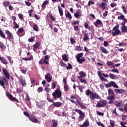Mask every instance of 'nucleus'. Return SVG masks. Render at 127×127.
<instances>
[{
	"mask_svg": "<svg viewBox=\"0 0 127 127\" xmlns=\"http://www.w3.org/2000/svg\"><path fill=\"white\" fill-rule=\"evenodd\" d=\"M97 114L98 115V116H104V113L101 112L100 111H98L97 112Z\"/></svg>",
	"mask_w": 127,
	"mask_h": 127,
	"instance_id": "obj_63",
	"label": "nucleus"
},
{
	"mask_svg": "<svg viewBox=\"0 0 127 127\" xmlns=\"http://www.w3.org/2000/svg\"><path fill=\"white\" fill-rule=\"evenodd\" d=\"M39 45H40V43L37 42L35 44L33 45V50H35V49H37L38 47H39Z\"/></svg>",
	"mask_w": 127,
	"mask_h": 127,
	"instance_id": "obj_24",
	"label": "nucleus"
},
{
	"mask_svg": "<svg viewBox=\"0 0 127 127\" xmlns=\"http://www.w3.org/2000/svg\"><path fill=\"white\" fill-rule=\"evenodd\" d=\"M94 24L96 27H99V25H102L103 23H102V21L100 19H97L96 21L94 23Z\"/></svg>",
	"mask_w": 127,
	"mask_h": 127,
	"instance_id": "obj_15",
	"label": "nucleus"
},
{
	"mask_svg": "<svg viewBox=\"0 0 127 127\" xmlns=\"http://www.w3.org/2000/svg\"><path fill=\"white\" fill-rule=\"evenodd\" d=\"M79 105L80 106V108H81V109H87V107L84 105V103H80Z\"/></svg>",
	"mask_w": 127,
	"mask_h": 127,
	"instance_id": "obj_45",
	"label": "nucleus"
},
{
	"mask_svg": "<svg viewBox=\"0 0 127 127\" xmlns=\"http://www.w3.org/2000/svg\"><path fill=\"white\" fill-rule=\"evenodd\" d=\"M85 95H86V96H90V99H91V100H96V99L101 100V97H100L99 95L96 93L91 91L90 89L86 91Z\"/></svg>",
	"mask_w": 127,
	"mask_h": 127,
	"instance_id": "obj_2",
	"label": "nucleus"
},
{
	"mask_svg": "<svg viewBox=\"0 0 127 127\" xmlns=\"http://www.w3.org/2000/svg\"><path fill=\"white\" fill-rule=\"evenodd\" d=\"M58 8L59 10V12L60 13V16H63V10H62V8H60L59 6H58Z\"/></svg>",
	"mask_w": 127,
	"mask_h": 127,
	"instance_id": "obj_31",
	"label": "nucleus"
},
{
	"mask_svg": "<svg viewBox=\"0 0 127 127\" xmlns=\"http://www.w3.org/2000/svg\"><path fill=\"white\" fill-rule=\"evenodd\" d=\"M84 37L83 40L84 41H87V40H89V36L87 33H84Z\"/></svg>",
	"mask_w": 127,
	"mask_h": 127,
	"instance_id": "obj_29",
	"label": "nucleus"
},
{
	"mask_svg": "<svg viewBox=\"0 0 127 127\" xmlns=\"http://www.w3.org/2000/svg\"><path fill=\"white\" fill-rule=\"evenodd\" d=\"M79 75L82 78H84V77H86V73H85L84 71L80 72H79Z\"/></svg>",
	"mask_w": 127,
	"mask_h": 127,
	"instance_id": "obj_39",
	"label": "nucleus"
},
{
	"mask_svg": "<svg viewBox=\"0 0 127 127\" xmlns=\"http://www.w3.org/2000/svg\"><path fill=\"white\" fill-rule=\"evenodd\" d=\"M110 79H112V80H114L115 79V78H116V76H115V75L110 73L109 75Z\"/></svg>",
	"mask_w": 127,
	"mask_h": 127,
	"instance_id": "obj_49",
	"label": "nucleus"
},
{
	"mask_svg": "<svg viewBox=\"0 0 127 127\" xmlns=\"http://www.w3.org/2000/svg\"><path fill=\"white\" fill-rule=\"evenodd\" d=\"M121 104H122V101L118 102V103H117L115 104V106L118 107H120V106H121Z\"/></svg>",
	"mask_w": 127,
	"mask_h": 127,
	"instance_id": "obj_60",
	"label": "nucleus"
},
{
	"mask_svg": "<svg viewBox=\"0 0 127 127\" xmlns=\"http://www.w3.org/2000/svg\"><path fill=\"white\" fill-rule=\"evenodd\" d=\"M110 72H113V73H119V71L117 70V69H111V70H110Z\"/></svg>",
	"mask_w": 127,
	"mask_h": 127,
	"instance_id": "obj_58",
	"label": "nucleus"
},
{
	"mask_svg": "<svg viewBox=\"0 0 127 127\" xmlns=\"http://www.w3.org/2000/svg\"><path fill=\"white\" fill-rule=\"evenodd\" d=\"M122 9H123V12H124V13L125 14H127V10H126V7L124 6H122Z\"/></svg>",
	"mask_w": 127,
	"mask_h": 127,
	"instance_id": "obj_61",
	"label": "nucleus"
},
{
	"mask_svg": "<svg viewBox=\"0 0 127 127\" xmlns=\"http://www.w3.org/2000/svg\"><path fill=\"white\" fill-rule=\"evenodd\" d=\"M96 123L98 126H100V127H105V125L103 123L100 122H97Z\"/></svg>",
	"mask_w": 127,
	"mask_h": 127,
	"instance_id": "obj_52",
	"label": "nucleus"
},
{
	"mask_svg": "<svg viewBox=\"0 0 127 127\" xmlns=\"http://www.w3.org/2000/svg\"><path fill=\"white\" fill-rule=\"evenodd\" d=\"M109 84L110 85V87H113V88H119V86L117 85L115 82L114 81H110L109 82Z\"/></svg>",
	"mask_w": 127,
	"mask_h": 127,
	"instance_id": "obj_19",
	"label": "nucleus"
},
{
	"mask_svg": "<svg viewBox=\"0 0 127 127\" xmlns=\"http://www.w3.org/2000/svg\"><path fill=\"white\" fill-rule=\"evenodd\" d=\"M43 91V88H42V87H39L38 89H37V92H38V93H41V92Z\"/></svg>",
	"mask_w": 127,
	"mask_h": 127,
	"instance_id": "obj_53",
	"label": "nucleus"
},
{
	"mask_svg": "<svg viewBox=\"0 0 127 127\" xmlns=\"http://www.w3.org/2000/svg\"><path fill=\"white\" fill-rule=\"evenodd\" d=\"M52 95L54 97V100H56L57 98L58 99H59L62 96L61 91H60L59 88H57L55 92L52 93Z\"/></svg>",
	"mask_w": 127,
	"mask_h": 127,
	"instance_id": "obj_5",
	"label": "nucleus"
},
{
	"mask_svg": "<svg viewBox=\"0 0 127 127\" xmlns=\"http://www.w3.org/2000/svg\"><path fill=\"white\" fill-rule=\"evenodd\" d=\"M6 95L7 97L8 98L9 100L12 101V102H16L17 103H19L18 100L16 99L15 97H13L10 93L9 92H6Z\"/></svg>",
	"mask_w": 127,
	"mask_h": 127,
	"instance_id": "obj_10",
	"label": "nucleus"
},
{
	"mask_svg": "<svg viewBox=\"0 0 127 127\" xmlns=\"http://www.w3.org/2000/svg\"><path fill=\"white\" fill-rule=\"evenodd\" d=\"M13 25L15 28H16V29L19 28V25H18V24H17V23H16L15 21L13 22Z\"/></svg>",
	"mask_w": 127,
	"mask_h": 127,
	"instance_id": "obj_48",
	"label": "nucleus"
},
{
	"mask_svg": "<svg viewBox=\"0 0 127 127\" xmlns=\"http://www.w3.org/2000/svg\"><path fill=\"white\" fill-rule=\"evenodd\" d=\"M70 101L72 103V104H75L76 106H79V105L81 103L78 98L76 99V101H75L74 100H70Z\"/></svg>",
	"mask_w": 127,
	"mask_h": 127,
	"instance_id": "obj_18",
	"label": "nucleus"
},
{
	"mask_svg": "<svg viewBox=\"0 0 127 127\" xmlns=\"http://www.w3.org/2000/svg\"><path fill=\"white\" fill-rule=\"evenodd\" d=\"M60 64L61 67H66L67 66V64H65L63 61H60Z\"/></svg>",
	"mask_w": 127,
	"mask_h": 127,
	"instance_id": "obj_32",
	"label": "nucleus"
},
{
	"mask_svg": "<svg viewBox=\"0 0 127 127\" xmlns=\"http://www.w3.org/2000/svg\"><path fill=\"white\" fill-rule=\"evenodd\" d=\"M64 88L65 91H69V86L68 84L64 85Z\"/></svg>",
	"mask_w": 127,
	"mask_h": 127,
	"instance_id": "obj_46",
	"label": "nucleus"
},
{
	"mask_svg": "<svg viewBox=\"0 0 127 127\" xmlns=\"http://www.w3.org/2000/svg\"><path fill=\"white\" fill-rule=\"evenodd\" d=\"M52 105L56 108H59L60 107H61V106H62V103H61V102H54Z\"/></svg>",
	"mask_w": 127,
	"mask_h": 127,
	"instance_id": "obj_20",
	"label": "nucleus"
},
{
	"mask_svg": "<svg viewBox=\"0 0 127 127\" xmlns=\"http://www.w3.org/2000/svg\"><path fill=\"white\" fill-rule=\"evenodd\" d=\"M33 29L35 31H38V26H37V24H33Z\"/></svg>",
	"mask_w": 127,
	"mask_h": 127,
	"instance_id": "obj_33",
	"label": "nucleus"
},
{
	"mask_svg": "<svg viewBox=\"0 0 127 127\" xmlns=\"http://www.w3.org/2000/svg\"><path fill=\"white\" fill-rule=\"evenodd\" d=\"M53 124L51 126V127H57V122L55 120L52 121Z\"/></svg>",
	"mask_w": 127,
	"mask_h": 127,
	"instance_id": "obj_35",
	"label": "nucleus"
},
{
	"mask_svg": "<svg viewBox=\"0 0 127 127\" xmlns=\"http://www.w3.org/2000/svg\"><path fill=\"white\" fill-rule=\"evenodd\" d=\"M0 85L2 86L4 89H5V86H4V81L2 80L0 81Z\"/></svg>",
	"mask_w": 127,
	"mask_h": 127,
	"instance_id": "obj_50",
	"label": "nucleus"
},
{
	"mask_svg": "<svg viewBox=\"0 0 127 127\" xmlns=\"http://www.w3.org/2000/svg\"><path fill=\"white\" fill-rule=\"evenodd\" d=\"M45 79L47 80V82H48V83H50V82H51V80H52V77L50 76V74L47 73L45 76Z\"/></svg>",
	"mask_w": 127,
	"mask_h": 127,
	"instance_id": "obj_13",
	"label": "nucleus"
},
{
	"mask_svg": "<svg viewBox=\"0 0 127 127\" xmlns=\"http://www.w3.org/2000/svg\"><path fill=\"white\" fill-rule=\"evenodd\" d=\"M18 80L19 83H20L21 85L22 86V87H25V86H26V81H25V79L23 78V76H20L18 77Z\"/></svg>",
	"mask_w": 127,
	"mask_h": 127,
	"instance_id": "obj_8",
	"label": "nucleus"
},
{
	"mask_svg": "<svg viewBox=\"0 0 127 127\" xmlns=\"http://www.w3.org/2000/svg\"><path fill=\"white\" fill-rule=\"evenodd\" d=\"M76 18H80L82 16V10L78 9L74 15Z\"/></svg>",
	"mask_w": 127,
	"mask_h": 127,
	"instance_id": "obj_11",
	"label": "nucleus"
},
{
	"mask_svg": "<svg viewBox=\"0 0 127 127\" xmlns=\"http://www.w3.org/2000/svg\"><path fill=\"white\" fill-rule=\"evenodd\" d=\"M118 19L119 20H123V21L121 23V27L120 29L121 30V32L122 33H127V27L126 26L125 24L127 22V19L125 18V16L124 15H121L118 17Z\"/></svg>",
	"mask_w": 127,
	"mask_h": 127,
	"instance_id": "obj_1",
	"label": "nucleus"
},
{
	"mask_svg": "<svg viewBox=\"0 0 127 127\" xmlns=\"http://www.w3.org/2000/svg\"><path fill=\"white\" fill-rule=\"evenodd\" d=\"M24 31V30L23 29L22 27H20L19 28L18 31L17 32V34L19 35V33H22Z\"/></svg>",
	"mask_w": 127,
	"mask_h": 127,
	"instance_id": "obj_34",
	"label": "nucleus"
},
{
	"mask_svg": "<svg viewBox=\"0 0 127 127\" xmlns=\"http://www.w3.org/2000/svg\"><path fill=\"white\" fill-rule=\"evenodd\" d=\"M32 59H33V57L32 56H31L29 58H22V60H25V61L32 60Z\"/></svg>",
	"mask_w": 127,
	"mask_h": 127,
	"instance_id": "obj_37",
	"label": "nucleus"
},
{
	"mask_svg": "<svg viewBox=\"0 0 127 127\" xmlns=\"http://www.w3.org/2000/svg\"><path fill=\"white\" fill-rule=\"evenodd\" d=\"M0 48L4 50L6 48V46L2 42H0Z\"/></svg>",
	"mask_w": 127,
	"mask_h": 127,
	"instance_id": "obj_26",
	"label": "nucleus"
},
{
	"mask_svg": "<svg viewBox=\"0 0 127 127\" xmlns=\"http://www.w3.org/2000/svg\"><path fill=\"white\" fill-rule=\"evenodd\" d=\"M120 33H121L120 30H117L114 31V32H112L113 36H116V35H120Z\"/></svg>",
	"mask_w": 127,
	"mask_h": 127,
	"instance_id": "obj_22",
	"label": "nucleus"
},
{
	"mask_svg": "<svg viewBox=\"0 0 127 127\" xmlns=\"http://www.w3.org/2000/svg\"><path fill=\"white\" fill-rule=\"evenodd\" d=\"M7 58L8 59V60H9L10 63H13V61H12L11 60V57H10V56H8L7 57Z\"/></svg>",
	"mask_w": 127,
	"mask_h": 127,
	"instance_id": "obj_57",
	"label": "nucleus"
},
{
	"mask_svg": "<svg viewBox=\"0 0 127 127\" xmlns=\"http://www.w3.org/2000/svg\"><path fill=\"white\" fill-rule=\"evenodd\" d=\"M108 95L109 96L107 97V100H108V104H114V100H115V92L112 89H109Z\"/></svg>",
	"mask_w": 127,
	"mask_h": 127,
	"instance_id": "obj_3",
	"label": "nucleus"
},
{
	"mask_svg": "<svg viewBox=\"0 0 127 127\" xmlns=\"http://www.w3.org/2000/svg\"><path fill=\"white\" fill-rule=\"evenodd\" d=\"M50 18L51 19L52 21H55V17H54V16H53V15H50Z\"/></svg>",
	"mask_w": 127,
	"mask_h": 127,
	"instance_id": "obj_59",
	"label": "nucleus"
},
{
	"mask_svg": "<svg viewBox=\"0 0 127 127\" xmlns=\"http://www.w3.org/2000/svg\"><path fill=\"white\" fill-rule=\"evenodd\" d=\"M29 120L33 123H38V120L35 118V116H30L29 117Z\"/></svg>",
	"mask_w": 127,
	"mask_h": 127,
	"instance_id": "obj_16",
	"label": "nucleus"
},
{
	"mask_svg": "<svg viewBox=\"0 0 127 127\" xmlns=\"http://www.w3.org/2000/svg\"><path fill=\"white\" fill-rule=\"evenodd\" d=\"M119 27H120V25H117L116 26H114L113 29H112V30L113 31H115L116 30H119L118 29H119Z\"/></svg>",
	"mask_w": 127,
	"mask_h": 127,
	"instance_id": "obj_41",
	"label": "nucleus"
},
{
	"mask_svg": "<svg viewBox=\"0 0 127 127\" xmlns=\"http://www.w3.org/2000/svg\"><path fill=\"white\" fill-rule=\"evenodd\" d=\"M68 65V66L66 67V69H67V70H71L72 69L73 67L72 66V64L70 63H69Z\"/></svg>",
	"mask_w": 127,
	"mask_h": 127,
	"instance_id": "obj_38",
	"label": "nucleus"
},
{
	"mask_svg": "<svg viewBox=\"0 0 127 127\" xmlns=\"http://www.w3.org/2000/svg\"><path fill=\"white\" fill-rule=\"evenodd\" d=\"M75 112H77V113H78V114L80 115L79 118L81 121H83L84 119L85 118V113L84 112H82L81 110L75 109Z\"/></svg>",
	"mask_w": 127,
	"mask_h": 127,
	"instance_id": "obj_9",
	"label": "nucleus"
},
{
	"mask_svg": "<svg viewBox=\"0 0 127 127\" xmlns=\"http://www.w3.org/2000/svg\"><path fill=\"white\" fill-rule=\"evenodd\" d=\"M62 57L63 60H64V61H65L66 62L69 61V59L68 58V57L67 56V55H66V54L62 55Z\"/></svg>",
	"mask_w": 127,
	"mask_h": 127,
	"instance_id": "obj_27",
	"label": "nucleus"
},
{
	"mask_svg": "<svg viewBox=\"0 0 127 127\" xmlns=\"http://www.w3.org/2000/svg\"><path fill=\"white\" fill-rule=\"evenodd\" d=\"M83 56L84 54L83 53L78 54V55L76 56L77 62H79V63H82L86 61L85 58L83 57Z\"/></svg>",
	"mask_w": 127,
	"mask_h": 127,
	"instance_id": "obj_6",
	"label": "nucleus"
},
{
	"mask_svg": "<svg viewBox=\"0 0 127 127\" xmlns=\"http://www.w3.org/2000/svg\"><path fill=\"white\" fill-rule=\"evenodd\" d=\"M107 105V100H100L96 104L97 108H103Z\"/></svg>",
	"mask_w": 127,
	"mask_h": 127,
	"instance_id": "obj_7",
	"label": "nucleus"
},
{
	"mask_svg": "<svg viewBox=\"0 0 127 127\" xmlns=\"http://www.w3.org/2000/svg\"><path fill=\"white\" fill-rule=\"evenodd\" d=\"M5 32L7 35L8 40L11 41V40L13 39V35H12V33H11V32L8 30H6Z\"/></svg>",
	"mask_w": 127,
	"mask_h": 127,
	"instance_id": "obj_12",
	"label": "nucleus"
},
{
	"mask_svg": "<svg viewBox=\"0 0 127 127\" xmlns=\"http://www.w3.org/2000/svg\"><path fill=\"white\" fill-rule=\"evenodd\" d=\"M91 4H95V1H94L93 0L89 1L88 3V6H91Z\"/></svg>",
	"mask_w": 127,
	"mask_h": 127,
	"instance_id": "obj_43",
	"label": "nucleus"
},
{
	"mask_svg": "<svg viewBox=\"0 0 127 127\" xmlns=\"http://www.w3.org/2000/svg\"><path fill=\"white\" fill-rule=\"evenodd\" d=\"M99 7H101L102 9H106V7H107V3L102 2L101 4H99Z\"/></svg>",
	"mask_w": 127,
	"mask_h": 127,
	"instance_id": "obj_21",
	"label": "nucleus"
},
{
	"mask_svg": "<svg viewBox=\"0 0 127 127\" xmlns=\"http://www.w3.org/2000/svg\"><path fill=\"white\" fill-rule=\"evenodd\" d=\"M75 50H77V51H82V48H81V46H76Z\"/></svg>",
	"mask_w": 127,
	"mask_h": 127,
	"instance_id": "obj_47",
	"label": "nucleus"
},
{
	"mask_svg": "<svg viewBox=\"0 0 127 127\" xmlns=\"http://www.w3.org/2000/svg\"><path fill=\"white\" fill-rule=\"evenodd\" d=\"M39 64L40 65H42V64H44V59H41L39 62Z\"/></svg>",
	"mask_w": 127,
	"mask_h": 127,
	"instance_id": "obj_51",
	"label": "nucleus"
},
{
	"mask_svg": "<svg viewBox=\"0 0 127 127\" xmlns=\"http://www.w3.org/2000/svg\"><path fill=\"white\" fill-rule=\"evenodd\" d=\"M127 118V115H123L122 116V118H121V120L122 121H125V120H126Z\"/></svg>",
	"mask_w": 127,
	"mask_h": 127,
	"instance_id": "obj_62",
	"label": "nucleus"
},
{
	"mask_svg": "<svg viewBox=\"0 0 127 127\" xmlns=\"http://www.w3.org/2000/svg\"><path fill=\"white\" fill-rule=\"evenodd\" d=\"M9 4H10L9 1L3 2V5H4V6H5V7H7V6H8Z\"/></svg>",
	"mask_w": 127,
	"mask_h": 127,
	"instance_id": "obj_42",
	"label": "nucleus"
},
{
	"mask_svg": "<svg viewBox=\"0 0 127 127\" xmlns=\"http://www.w3.org/2000/svg\"><path fill=\"white\" fill-rule=\"evenodd\" d=\"M19 18H20L21 20H22L23 19V15L22 14H19L18 15Z\"/></svg>",
	"mask_w": 127,
	"mask_h": 127,
	"instance_id": "obj_64",
	"label": "nucleus"
},
{
	"mask_svg": "<svg viewBox=\"0 0 127 127\" xmlns=\"http://www.w3.org/2000/svg\"><path fill=\"white\" fill-rule=\"evenodd\" d=\"M106 65L108 67H110L111 66H113L114 65V63L113 62H111V61H109V62H107Z\"/></svg>",
	"mask_w": 127,
	"mask_h": 127,
	"instance_id": "obj_36",
	"label": "nucleus"
},
{
	"mask_svg": "<svg viewBox=\"0 0 127 127\" xmlns=\"http://www.w3.org/2000/svg\"><path fill=\"white\" fill-rule=\"evenodd\" d=\"M0 36L2 37V38H3V39H5V35L3 33V32L2 30H1V29H0Z\"/></svg>",
	"mask_w": 127,
	"mask_h": 127,
	"instance_id": "obj_30",
	"label": "nucleus"
},
{
	"mask_svg": "<svg viewBox=\"0 0 127 127\" xmlns=\"http://www.w3.org/2000/svg\"><path fill=\"white\" fill-rule=\"evenodd\" d=\"M100 79L101 81H102V82H106V81H107V79L106 78H105L103 76H101L100 77Z\"/></svg>",
	"mask_w": 127,
	"mask_h": 127,
	"instance_id": "obj_56",
	"label": "nucleus"
},
{
	"mask_svg": "<svg viewBox=\"0 0 127 127\" xmlns=\"http://www.w3.org/2000/svg\"><path fill=\"white\" fill-rule=\"evenodd\" d=\"M89 121H85L84 123H83V125H80V127H88L89 126Z\"/></svg>",
	"mask_w": 127,
	"mask_h": 127,
	"instance_id": "obj_25",
	"label": "nucleus"
},
{
	"mask_svg": "<svg viewBox=\"0 0 127 127\" xmlns=\"http://www.w3.org/2000/svg\"><path fill=\"white\" fill-rule=\"evenodd\" d=\"M100 50H101V52H103V53H105V54H108V53H109V51H107L104 47H100Z\"/></svg>",
	"mask_w": 127,
	"mask_h": 127,
	"instance_id": "obj_23",
	"label": "nucleus"
},
{
	"mask_svg": "<svg viewBox=\"0 0 127 127\" xmlns=\"http://www.w3.org/2000/svg\"><path fill=\"white\" fill-rule=\"evenodd\" d=\"M25 100L27 102H29L30 101V97H29V96L28 95H27L25 97Z\"/></svg>",
	"mask_w": 127,
	"mask_h": 127,
	"instance_id": "obj_54",
	"label": "nucleus"
},
{
	"mask_svg": "<svg viewBox=\"0 0 127 127\" xmlns=\"http://www.w3.org/2000/svg\"><path fill=\"white\" fill-rule=\"evenodd\" d=\"M0 61L4 65H7V64L8 63V62H7V60L5 59L4 58L1 57L0 58Z\"/></svg>",
	"mask_w": 127,
	"mask_h": 127,
	"instance_id": "obj_17",
	"label": "nucleus"
},
{
	"mask_svg": "<svg viewBox=\"0 0 127 127\" xmlns=\"http://www.w3.org/2000/svg\"><path fill=\"white\" fill-rule=\"evenodd\" d=\"M2 72L4 76H2L1 77V81L3 82H5V83H7L8 82V80H6V79H8V80H9L10 79V75L9 74V72H8V71L6 68H3L2 69Z\"/></svg>",
	"mask_w": 127,
	"mask_h": 127,
	"instance_id": "obj_4",
	"label": "nucleus"
},
{
	"mask_svg": "<svg viewBox=\"0 0 127 127\" xmlns=\"http://www.w3.org/2000/svg\"><path fill=\"white\" fill-rule=\"evenodd\" d=\"M110 125L112 127H114L115 126V121H114V120H110Z\"/></svg>",
	"mask_w": 127,
	"mask_h": 127,
	"instance_id": "obj_44",
	"label": "nucleus"
},
{
	"mask_svg": "<svg viewBox=\"0 0 127 127\" xmlns=\"http://www.w3.org/2000/svg\"><path fill=\"white\" fill-rule=\"evenodd\" d=\"M114 92L115 93H116V94H124L126 93V90L123 89H115Z\"/></svg>",
	"mask_w": 127,
	"mask_h": 127,
	"instance_id": "obj_14",
	"label": "nucleus"
},
{
	"mask_svg": "<svg viewBox=\"0 0 127 127\" xmlns=\"http://www.w3.org/2000/svg\"><path fill=\"white\" fill-rule=\"evenodd\" d=\"M84 26L86 29H90V26H89V24L87 22L84 23Z\"/></svg>",
	"mask_w": 127,
	"mask_h": 127,
	"instance_id": "obj_40",
	"label": "nucleus"
},
{
	"mask_svg": "<svg viewBox=\"0 0 127 127\" xmlns=\"http://www.w3.org/2000/svg\"><path fill=\"white\" fill-rule=\"evenodd\" d=\"M80 22L79 21H75L72 23V25L76 26V24H79Z\"/></svg>",
	"mask_w": 127,
	"mask_h": 127,
	"instance_id": "obj_55",
	"label": "nucleus"
},
{
	"mask_svg": "<svg viewBox=\"0 0 127 127\" xmlns=\"http://www.w3.org/2000/svg\"><path fill=\"white\" fill-rule=\"evenodd\" d=\"M66 18H68L69 20H71L72 19V15L70 13V12H67V14L65 15Z\"/></svg>",
	"mask_w": 127,
	"mask_h": 127,
	"instance_id": "obj_28",
	"label": "nucleus"
}]
</instances>
